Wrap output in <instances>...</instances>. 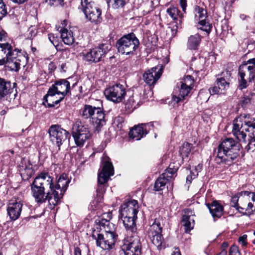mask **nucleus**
I'll return each instance as SVG.
<instances>
[{
    "mask_svg": "<svg viewBox=\"0 0 255 255\" xmlns=\"http://www.w3.org/2000/svg\"><path fill=\"white\" fill-rule=\"evenodd\" d=\"M70 182L66 174H62L55 183L48 173L41 172L36 176L31 185L33 197L37 203H43L47 200L52 206L50 208H53L63 198Z\"/></svg>",
    "mask_w": 255,
    "mask_h": 255,
    "instance_id": "f257e3e1",
    "label": "nucleus"
},
{
    "mask_svg": "<svg viewBox=\"0 0 255 255\" xmlns=\"http://www.w3.org/2000/svg\"><path fill=\"white\" fill-rule=\"evenodd\" d=\"M112 219V213L110 212L104 213L101 220L97 221L100 223V227L104 230V235L99 239L97 246H99L104 250L112 249L115 245L118 238V235L115 232L116 226L111 223L110 220Z\"/></svg>",
    "mask_w": 255,
    "mask_h": 255,
    "instance_id": "f03ea898",
    "label": "nucleus"
},
{
    "mask_svg": "<svg viewBox=\"0 0 255 255\" xmlns=\"http://www.w3.org/2000/svg\"><path fill=\"white\" fill-rule=\"evenodd\" d=\"M240 146V144L233 138L224 139L218 147L216 162L230 165L239 156Z\"/></svg>",
    "mask_w": 255,
    "mask_h": 255,
    "instance_id": "7ed1b4c3",
    "label": "nucleus"
},
{
    "mask_svg": "<svg viewBox=\"0 0 255 255\" xmlns=\"http://www.w3.org/2000/svg\"><path fill=\"white\" fill-rule=\"evenodd\" d=\"M70 82L66 79L56 80L48 89L43 98L49 108L54 107L63 100L65 96L70 92Z\"/></svg>",
    "mask_w": 255,
    "mask_h": 255,
    "instance_id": "20e7f679",
    "label": "nucleus"
},
{
    "mask_svg": "<svg viewBox=\"0 0 255 255\" xmlns=\"http://www.w3.org/2000/svg\"><path fill=\"white\" fill-rule=\"evenodd\" d=\"M249 133V136L255 138V119L249 115L243 114L236 118L233 121L232 133L236 138L246 142V134L244 131Z\"/></svg>",
    "mask_w": 255,
    "mask_h": 255,
    "instance_id": "39448f33",
    "label": "nucleus"
},
{
    "mask_svg": "<svg viewBox=\"0 0 255 255\" xmlns=\"http://www.w3.org/2000/svg\"><path fill=\"white\" fill-rule=\"evenodd\" d=\"M238 87L240 90L247 88L249 83L255 80V58L244 61L239 67L238 72Z\"/></svg>",
    "mask_w": 255,
    "mask_h": 255,
    "instance_id": "423d86ee",
    "label": "nucleus"
},
{
    "mask_svg": "<svg viewBox=\"0 0 255 255\" xmlns=\"http://www.w3.org/2000/svg\"><path fill=\"white\" fill-rule=\"evenodd\" d=\"M0 47L4 53H7L6 57L0 59V65L5 64V66L10 71L17 72L20 68L21 60L18 53L20 50L15 48L13 49L12 46L7 42L0 43Z\"/></svg>",
    "mask_w": 255,
    "mask_h": 255,
    "instance_id": "0eeeda50",
    "label": "nucleus"
},
{
    "mask_svg": "<svg viewBox=\"0 0 255 255\" xmlns=\"http://www.w3.org/2000/svg\"><path fill=\"white\" fill-rule=\"evenodd\" d=\"M82 116L85 119L91 118L95 131L99 132L102 128L106 125L105 114L100 108L86 105L82 110Z\"/></svg>",
    "mask_w": 255,
    "mask_h": 255,
    "instance_id": "6e6552de",
    "label": "nucleus"
},
{
    "mask_svg": "<svg viewBox=\"0 0 255 255\" xmlns=\"http://www.w3.org/2000/svg\"><path fill=\"white\" fill-rule=\"evenodd\" d=\"M79 9L84 13L86 19L91 22L98 24L102 22V10L92 0H81Z\"/></svg>",
    "mask_w": 255,
    "mask_h": 255,
    "instance_id": "1a4fd4ad",
    "label": "nucleus"
},
{
    "mask_svg": "<svg viewBox=\"0 0 255 255\" xmlns=\"http://www.w3.org/2000/svg\"><path fill=\"white\" fill-rule=\"evenodd\" d=\"M139 45V40L132 32L123 35L116 44L118 51L126 55L133 54Z\"/></svg>",
    "mask_w": 255,
    "mask_h": 255,
    "instance_id": "9d476101",
    "label": "nucleus"
},
{
    "mask_svg": "<svg viewBox=\"0 0 255 255\" xmlns=\"http://www.w3.org/2000/svg\"><path fill=\"white\" fill-rule=\"evenodd\" d=\"M194 80L192 76L187 75L177 84L175 88L172 101L178 104L185 99L194 86Z\"/></svg>",
    "mask_w": 255,
    "mask_h": 255,
    "instance_id": "9b49d317",
    "label": "nucleus"
},
{
    "mask_svg": "<svg viewBox=\"0 0 255 255\" xmlns=\"http://www.w3.org/2000/svg\"><path fill=\"white\" fill-rule=\"evenodd\" d=\"M102 168L98 174V185L97 192L102 194L105 192V184L109 179L110 176L114 174V166L111 161L110 158L106 155L104 154L102 158Z\"/></svg>",
    "mask_w": 255,
    "mask_h": 255,
    "instance_id": "f8f14e48",
    "label": "nucleus"
},
{
    "mask_svg": "<svg viewBox=\"0 0 255 255\" xmlns=\"http://www.w3.org/2000/svg\"><path fill=\"white\" fill-rule=\"evenodd\" d=\"M91 135L87 125L79 120L75 122L72 127V135L78 146H82Z\"/></svg>",
    "mask_w": 255,
    "mask_h": 255,
    "instance_id": "ddd939ff",
    "label": "nucleus"
},
{
    "mask_svg": "<svg viewBox=\"0 0 255 255\" xmlns=\"http://www.w3.org/2000/svg\"><path fill=\"white\" fill-rule=\"evenodd\" d=\"M50 139L60 150V146L67 139L70 138V134L66 130L58 125H52L49 128Z\"/></svg>",
    "mask_w": 255,
    "mask_h": 255,
    "instance_id": "4468645a",
    "label": "nucleus"
},
{
    "mask_svg": "<svg viewBox=\"0 0 255 255\" xmlns=\"http://www.w3.org/2000/svg\"><path fill=\"white\" fill-rule=\"evenodd\" d=\"M104 93L107 100L115 103H119L125 98L126 91L124 85L116 84L107 88Z\"/></svg>",
    "mask_w": 255,
    "mask_h": 255,
    "instance_id": "2eb2a0df",
    "label": "nucleus"
},
{
    "mask_svg": "<svg viewBox=\"0 0 255 255\" xmlns=\"http://www.w3.org/2000/svg\"><path fill=\"white\" fill-rule=\"evenodd\" d=\"M162 232V227L158 220L156 219L148 229V235L153 244L159 250L161 249L164 241Z\"/></svg>",
    "mask_w": 255,
    "mask_h": 255,
    "instance_id": "dca6fc26",
    "label": "nucleus"
},
{
    "mask_svg": "<svg viewBox=\"0 0 255 255\" xmlns=\"http://www.w3.org/2000/svg\"><path fill=\"white\" fill-rule=\"evenodd\" d=\"M195 13V18L198 21V24L200 27L199 29L205 31L209 34L212 30V24L208 20V15L207 10L204 8L198 5H195L194 7Z\"/></svg>",
    "mask_w": 255,
    "mask_h": 255,
    "instance_id": "f3484780",
    "label": "nucleus"
},
{
    "mask_svg": "<svg viewBox=\"0 0 255 255\" xmlns=\"http://www.w3.org/2000/svg\"><path fill=\"white\" fill-rule=\"evenodd\" d=\"M125 255H141V244L137 236H132L122 247Z\"/></svg>",
    "mask_w": 255,
    "mask_h": 255,
    "instance_id": "a211bd4d",
    "label": "nucleus"
},
{
    "mask_svg": "<svg viewBox=\"0 0 255 255\" xmlns=\"http://www.w3.org/2000/svg\"><path fill=\"white\" fill-rule=\"evenodd\" d=\"M109 50L106 44H101L99 46L91 49L84 55L85 60L96 63L100 61L102 57Z\"/></svg>",
    "mask_w": 255,
    "mask_h": 255,
    "instance_id": "6ab92c4d",
    "label": "nucleus"
},
{
    "mask_svg": "<svg viewBox=\"0 0 255 255\" xmlns=\"http://www.w3.org/2000/svg\"><path fill=\"white\" fill-rule=\"evenodd\" d=\"M163 69V66L158 65L146 70L143 74L144 81L149 86L154 85L162 75Z\"/></svg>",
    "mask_w": 255,
    "mask_h": 255,
    "instance_id": "aec40b11",
    "label": "nucleus"
},
{
    "mask_svg": "<svg viewBox=\"0 0 255 255\" xmlns=\"http://www.w3.org/2000/svg\"><path fill=\"white\" fill-rule=\"evenodd\" d=\"M138 204L136 200H131L124 203L121 206L120 212L122 217H137L138 212Z\"/></svg>",
    "mask_w": 255,
    "mask_h": 255,
    "instance_id": "412c9836",
    "label": "nucleus"
},
{
    "mask_svg": "<svg viewBox=\"0 0 255 255\" xmlns=\"http://www.w3.org/2000/svg\"><path fill=\"white\" fill-rule=\"evenodd\" d=\"M23 204L19 199L11 200L7 206V214L11 220L15 221L20 217Z\"/></svg>",
    "mask_w": 255,
    "mask_h": 255,
    "instance_id": "4be33fe9",
    "label": "nucleus"
},
{
    "mask_svg": "<svg viewBox=\"0 0 255 255\" xmlns=\"http://www.w3.org/2000/svg\"><path fill=\"white\" fill-rule=\"evenodd\" d=\"M153 126L151 124H141L135 126L129 132V136L133 139L138 140L147 134V127Z\"/></svg>",
    "mask_w": 255,
    "mask_h": 255,
    "instance_id": "5701e85b",
    "label": "nucleus"
},
{
    "mask_svg": "<svg viewBox=\"0 0 255 255\" xmlns=\"http://www.w3.org/2000/svg\"><path fill=\"white\" fill-rule=\"evenodd\" d=\"M212 217L219 218L223 214L224 207L218 201H214L211 204L207 205Z\"/></svg>",
    "mask_w": 255,
    "mask_h": 255,
    "instance_id": "b1692460",
    "label": "nucleus"
},
{
    "mask_svg": "<svg viewBox=\"0 0 255 255\" xmlns=\"http://www.w3.org/2000/svg\"><path fill=\"white\" fill-rule=\"evenodd\" d=\"M61 37L64 43L68 45H72L75 42L73 32L71 30L62 28L60 30Z\"/></svg>",
    "mask_w": 255,
    "mask_h": 255,
    "instance_id": "393cba45",
    "label": "nucleus"
},
{
    "mask_svg": "<svg viewBox=\"0 0 255 255\" xmlns=\"http://www.w3.org/2000/svg\"><path fill=\"white\" fill-rule=\"evenodd\" d=\"M245 197H241L240 199V202L239 205V210H237L239 212L244 214H247L249 215H251L252 210L250 208L249 203L251 202H249V195H244Z\"/></svg>",
    "mask_w": 255,
    "mask_h": 255,
    "instance_id": "a878e982",
    "label": "nucleus"
},
{
    "mask_svg": "<svg viewBox=\"0 0 255 255\" xmlns=\"http://www.w3.org/2000/svg\"><path fill=\"white\" fill-rule=\"evenodd\" d=\"M125 228L127 231L132 233H135L136 231V227L135 221L137 217L127 216L122 217Z\"/></svg>",
    "mask_w": 255,
    "mask_h": 255,
    "instance_id": "bb28decb",
    "label": "nucleus"
},
{
    "mask_svg": "<svg viewBox=\"0 0 255 255\" xmlns=\"http://www.w3.org/2000/svg\"><path fill=\"white\" fill-rule=\"evenodd\" d=\"M11 90L10 82L0 78V100L6 97Z\"/></svg>",
    "mask_w": 255,
    "mask_h": 255,
    "instance_id": "cd10ccee",
    "label": "nucleus"
},
{
    "mask_svg": "<svg viewBox=\"0 0 255 255\" xmlns=\"http://www.w3.org/2000/svg\"><path fill=\"white\" fill-rule=\"evenodd\" d=\"M192 215V213L191 212L190 215H184L182 217L181 224L184 227L186 233H189L193 229L194 226V220L191 218V215Z\"/></svg>",
    "mask_w": 255,
    "mask_h": 255,
    "instance_id": "c85d7f7f",
    "label": "nucleus"
},
{
    "mask_svg": "<svg viewBox=\"0 0 255 255\" xmlns=\"http://www.w3.org/2000/svg\"><path fill=\"white\" fill-rule=\"evenodd\" d=\"M201 42V36L200 35L196 34L194 35L190 36L188 40L187 47L191 50L197 49Z\"/></svg>",
    "mask_w": 255,
    "mask_h": 255,
    "instance_id": "c756f323",
    "label": "nucleus"
},
{
    "mask_svg": "<svg viewBox=\"0 0 255 255\" xmlns=\"http://www.w3.org/2000/svg\"><path fill=\"white\" fill-rule=\"evenodd\" d=\"M174 164L175 163H170L168 168L161 174L165 178L169 179V181L173 178V175L176 173L180 166V163H178L176 165H174Z\"/></svg>",
    "mask_w": 255,
    "mask_h": 255,
    "instance_id": "7c9ffc66",
    "label": "nucleus"
},
{
    "mask_svg": "<svg viewBox=\"0 0 255 255\" xmlns=\"http://www.w3.org/2000/svg\"><path fill=\"white\" fill-rule=\"evenodd\" d=\"M169 179L165 178L162 175H161L156 180L154 183V189L155 191H160L163 190Z\"/></svg>",
    "mask_w": 255,
    "mask_h": 255,
    "instance_id": "2f4dec72",
    "label": "nucleus"
},
{
    "mask_svg": "<svg viewBox=\"0 0 255 255\" xmlns=\"http://www.w3.org/2000/svg\"><path fill=\"white\" fill-rule=\"evenodd\" d=\"M167 13L174 20H177L181 22V19L183 17L182 13H180L179 10L176 7H170L167 9Z\"/></svg>",
    "mask_w": 255,
    "mask_h": 255,
    "instance_id": "473e14b6",
    "label": "nucleus"
},
{
    "mask_svg": "<svg viewBox=\"0 0 255 255\" xmlns=\"http://www.w3.org/2000/svg\"><path fill=\"white\" fill-rule=\"evenodd\" d=\"M192 148L193 145L191 143L185 142L183 144L179 150L182 161H183L185 158L188 157Z\"/></svg>",
    "mask_w": 255,
    "mask_h": 255,
    "instance_id": "72a5a7b5",
    "label": "nucleus"
},
{
    "mask_svg": "<svg viewBox=\"0 0 255 255\" xmlns=\"http://www.w3.org/2000/svg\"><path fill=\"white\" fill-rule=\"evenodd\" d=\"M102 219V218L98 219L96 220L95 223L96 224L94 227V228L92 231V234L91 235L92 238L96 240V243H98L99 239L101 238L100 237L103 236L104 235V234L103 233H104V230L101 229V228L100 227V223L97 222V221H98Z\"/></svg>",
    "mask_w": 255,
    "mask_h": 255,
    "instance_id": "f704fd0d",
    "label": "nucleus"
},
{
    "mask_svg": "<svg viewBox=\"0 0 255 255\" xmlns=\"http://www.w3.org/2000/svg\"><path fill=\"white\" fill-rule=\"evenodd\" d=\"M251 193L248 191H242L238 193L236 195L232 197L231 201V205L237 210H239L238 201L243 195H249Z\"/></svg>",
    "mask_w": 255,
    "mask_h": 255,
    "instance_id": "c9c22d12",
    "label": "nucleus"
},
{
    "mask_svg": "<svg viewBox=\"0 0 255 255\" xmlns=\"http://www.w3.org/2000/svg\"><path fill=\"white\" fill-rule=\"evenodd\" d=\"M20 172L22 178L23 179L27 180L31 176L33 171L31 165H29L25 166L24 168L23 167L21 168Z\"/></svg>",
    "mask_w": 255,
    "mask_h": 255,
    "instance_id": "e433bc0d",
    "label": "nucleus"
},
{
    "mask_svg": "<svg viewBox=\"0 0 255 255\" xmlns=\"http://www.w3.org/2000/svg\"><path fill=\"white\" fill-rule=\"evenodd\" d=\"M109 5L113 8L123 7L126 4L125 0H106Z\"/></svg>",
    "mask_w": 255,
    "mask_h": 255,
    "instance_id": "4c0bfd02",
    "label": "nucleus"
},
{
    "mask_svg": "<svg viewBox=\"0 0 255 255\" xmlns=\"http://www.w3.org/2000/svg\"><path fill=\"white\" fill-rule=\"evenodd\" d=\"M138 96H132L129 98L126 103V105L128 108L135 109L138 105Z\"/></svg>",
    "mask_w": 255,
    "mask_h": 255,
    "instance_id": "58836bf2",
    "label": "nucleus"
},
{
    "mask_svg": "<svg viewBox=\"0 0 255 255\" xmlns=\"http://www.w3.org/2000/svg\"><path fill=\"white\" fill-rule=\"evenodd\" d=\"M216 82L218 86L221 89L226 90L229 87L230 82L227 81L224 79L217 78Z\"/></svg>",
    "mask_w": 255,
    "mask_h": 255,
    "instance_id": "ea45409f",
    "label": "nucleus"
},
{
    "mask_svg": "<svg viewBox=\"0 0 255 255\" xmlns=\"http://www.w3.org/2000/svg\"><path fill=\"white\" fill-rule=\"evenodd\" d=\"M254 134L255 138H253L252 136H249L250 139L248 145L246 146V149L249 151H254L255 150V134Z\"/></svg>",
    "mask_w": 255,
    "mask_h": 255,
    "instance_id": "a19ab883",
    "label": "nucleus"
},
{
    "mask_svg": "<svg viewBox=\"0 0 255 255\" xmlns=\"http://www.w3.org/2000/svg\"><path fill=\"white\" fill-rule=\"evenodd\" d=\"M7 13L5 4L2 0H0V20Z\"/></svg>",
    "mask_w": 255,
    "mask_h": 255,
    "instance_id": "79ce46f5",
    "label": "nucleus"
},
{
    "mask_svg": "<svg viewBox=\"0 0 255 255\" xmlns=\"http://www.w3.org/2000/svg\"><path fill=\"white\" fill-rule=\"evenodd\" d=\"M48 36L49 40L55 47L59 45V38L57 36H55L53 33H50Z\"/></svg>",
    "mask_w": 255,
    "mask_h": 255,
    "instance_id": "37998d69",
    "label": "nucleus"
},
{
    "mask_svg": "<svg viewBox=\"0 0 255 255\" xmlns=\"http://www.w3.org/2000/svg\"><path fill=\"white\" fill-rule=\"evenodd\" d=\"M231 72L230 71H229L228 70H226L224 71H223L220 75V78L224 79L227 81L230 82V79L231 77Z\"/></svg>",
    "mask_w": 255,
    "mask_h": 255,
    "instance_id": "c03bdc74",
    "label": "nucleus"
},
{
    "mask_svg": "<svg viewBox=\"0 0 255 255\" xmlns=\"http://www.w3.org/2000/svg\"><path fill=\"white\" fill-rule=\"evenodd\" d=\"M124 119L121 117H116L114 121V124L116 125L118 128L121 129L123 127Z\"/></svg>",
    "mask_w": 255,
    "mask_h": 255,
    "instance_id": "a18cd8bd",
    "label": "nucleus"
},
{
    "mask_svg": "<svg viewBox=\"0 0 255 255\" xmlns=\"http://www.w3.org/2000/svg\"><path fill=\"white\" fill-rule=\"evenodd\" d=\"M230 255H241L239 248L236 245H232L229 251Z\"/></svg>",
    "mask_w": 255,
    "mask_h": 255,
    "instance_id": "49530a36",
    "label": "nucleus"
},
{
    "mask_svg": "<svg viewBox=\"0 0 255 255\" xmlns=\"http://www.w3.org/2000/svg\"><path fill=\"white\" fill-rule=\"evenodd\" d=\"M247 237L248 236L247 235H244L239 237L238 239L239 243L243 247H246L248 244Z\"/></svg>",
    "mask_w": 255,
    "mask_h": 255,
    "instance_id": "de8ad7c7",
    "label": "nucleus"
},
{
    "mask_svg": "<svg viewBox=\"0 0 255 255\" xmlns=\"http://www.w3.org/2000/svg\"><path fill=\"white\" fill-rule=\"evenodd\" d=\"M64 0H45L46 2L48 3L51 5L57 6L58 5H63Z\"/></svg>",
    "mask_w": 255,
    "mask_h": 255,
    "instance_id": "09e8293b",
    "label": "nucleus"
},
{
    "mask_svg": "<svg viewBox=\"0 0 255 255\" xmlns=\"http://www.w3.org/2000/svg\"><path fill=\"white\" fill-rule=\"evenodd\" d=\"M252 200V202L249 203V206L252 210L251 214H255V195L254 194L253 195Z\"/></svg>",
    "mask_w": 255,
    "mask_h": 255,
    "instance_id": "8fccbe9b",
    "label": "nucleus"
},
{
    "mask_svg": "<svg viewBox=\"0 0 255 255\" xmlns=\"http://www.w3.org/2000/svg\"><path fill=\"white\" fill-rule=\"evenodd\" d=\"M220 88L218 86H214L213 87L210 88L209 89V92L211 95H214L217 94L219 93Z\"/></svg>",
    "mask_w": 255,
    "mask_h": 255,
    "instance_id": "3c124183",
    "label": "nucleus"
},
{
    "mask_svg": "<svg viewBox=\"0 0 255 255\" xmlns=\"http://www.w3.org/2000/svg\"><path fill=\"white\" fill-rule=\"evenodd\" d=\"M242 106H245L250 103L251 99L248 96L243 97L241 100Z\"/></svg>",
    "mask_w": 255,
    "mask_h": 255,
    "instance_id": "603ef678",
    "label": "nucleus"
},
{
    "mask_svg": "<svg viewBox=\"0 0 255 255\" xmlns=\"http://www.w3.org/2000/svg\"><path fill=\"white\" fill-rule=\"evenodd\" d=\"M187 0H180V5L184 13L186 12V7L187 6Z\"/></svg>",
    "mask_w": 255,
    "mask_h": 255,
    "instance_id": "864d4df0",
    "label": "nucleus"
},
{
    "mask_svg": "<svg viewBox=\"0 0 255 255\" xmlns=\"http://www.w3.org/2000/svg\"><path fill=\"white\" fill-rule=\"evenodd\" d=\"M74 255H81V251L80 248L78 247L75 248Z\"/></svg>",
    "mask_w": 255,
    "mask_h": 255,
    "instance_id": "5fc2aeb1",
    "label": "nucleus"
},
{
    "mask_svg": "<svg viewBox=\"0 0 255 255\" xmlns=\"http://www.w3.org/2000/svg\"><path fill=\"white\" fill-rule=\"evenodd\" d=\"M172 255H181L179 248H175L173 252Z\"/></svg>",
    "mask_w": 255,
    "mask_h": 255,
    "instance_id": "6e6d98bb",
    "label": "nucleus"
},
{
    "mask_svg": "<svg viewBox=\"0 0 255 255\" xmlns=\"http://www.w3.org/2000/svg\"><path fill=\"white\" fill-rule=\"evenodd\" d=\"M227 253V252L226 251V250L222 249L221 252L216 255H226Z\"/></svg>",
    "mask_w": 255,
    "mask_h": 255,
    "instance_id": "4d7b16f0",
    "label": "nucleus"
},
{
    "mask_svg": "<svg viewBox=\"0 0 255 255\" xmlns=\"http://www.w3.org/2000/svg\"><path fill=\"white\" fill-rule=\"evenodd\" d=\"M228 246V244L227 242H224L222 245V247L223 249L225 250V248H227Z\"/></svg>",
    "mask_w": 255,
    "mask_h": 255,
    "instance_id": "13d9d810",
    "label": "nucleus"
},
{
    "mask_svg": "<svg viewBox=\"0 0 255 255\" xmlns=\"http://www.w3.org/2000/svg\"><path fill=\"white\" fill-rule=\"evenodd\" d=\"M192 179V177L190 175H189L186 178V180H187V182L189 181V183H191V180Z\"/></svg>",
    "mask_w": 255,
    "mask_h": 255,
    "instance_id": "bf43d9fd",
    "label": "nucleus"
},
{
    "mask_svg": "<svg viewBox=\"0 0 255 255\" xmlns=\"http://www.w3.org/2000/svg\"><path fill=\"white\" fill-rule=\"evenodd\" d=\"M4 34H2L0 32V41H2V39L3 38V37H4Z\"/></svg>",
    "mask_w": 255,
    "mask_h": 255,
    "instance_id": "052dcab7",
    "label": "nucleus"
},
{
    "mask_svg": "<svg viewBox=\"0 0 255 255\" xmlns=\"http://www.w3.org/2000/svg\"><path fill=\"white\" fill-rule=\"evenodd\" d=\"M6 113V111L5 110H2L0 112V114L1 115H3Z\"/></svg>",
    "mask_w": 255,
    "mask_h": 255,
    "instance_id": "680f3d73",
    "label": "nucleus"
},
{
    "mask_svg": "<svg viewBox=\"0 0 255 255\" xmlns=\"http://www.w3.org/2000/svg\"><path fill=\"white\" fill-rule=\"evenodd\" d=\"M61 67L62 69H64V68L66 67V65L65 64H62Z\"/></svg>",
    "mask_w": 255,
    "mask_h": 255,
    "instance_id": "e2e57ef3",
    "label": "nucleus"
},
{
    "mask_svg": "<svg viewBox=\"0 0 255 255\" xmlns=\"http://www.w3.org/2000/svg\"><path fill=\"white\" fill-rule=\"evenodd\" d=\"M54 101H56V100H58V99H57L56 97H55V96H54Z\"/></svg>",
    "mask_w": 255,
    "mask_h": 255,
    "instance_id": "0e129e2a",
    "label": "nucleus"
},
{
    "mask_svg": "<svg viewBox=\"0 0 255 255\" xmlns=\"http://www.w3.org/2000/svg\"><path fill=\"white\" fill-rule=\"evenodd\" d=\"M253 244L255 245V239L253 241Z\"/></svg>",
    "mask_w": 255,
    "mask_h": 255,
    "instance_id": "69168bd1",
    "label": "nucleus"
},
{
    "mask_svg": "<svg viewBox=\"0 0 255 255\" xmlns=\"http://www.w3.org/2000/svg\"><path fill=\"white\" fill-rule=\"evenodd\" d=\"M10 152H11L12 154H13V153H14V152H13V150H11V151H10Z\"/></svg>",
    "mask_w": 255,
    "mask_h": 255,
    "instance_id": "338daca9",
    "label": "nucleus"
},
{
    "mask_svg": "<svg viewBox=\"0 0 255 255\" xmlns=\"http://www.w3.org/2000/svg\"><path fill=\"white\" fill-rule=\"evenodd\" d=\"M254 235H255V231H254Z\"/></svg>",
    "mask_w": 255,
    "mask_h": 255,
    "instance_id": "774afa93",
    "label": "nucleus"
}]
</instances>
